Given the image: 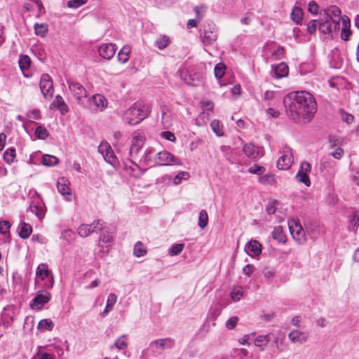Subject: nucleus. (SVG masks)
Listing matches in <instances>:
<instances>
[{
	"mask_svg": "<svg viewBox=\"0 0 359 359\" xmlns=\"http://www.w3.org/2000/svg\"><path fill=\"white\" fill-rule=\"evenodd\" d=\"M184 248V245L183 243H175L171 245V247L168 250V254L170 256L177 255L182 252Z\"/></svg>",
	"mask_w": 359,
	"mask_h": 359,
	"instance_id": "09e8293b",
	"label": "nucleus"
},
{
	"mask_svg": "<svg viewBox=\"0 0 359 359\" xmlns=\"http://www.w3.org/2000/svg\"><path fill=\"white\" fill-rule=\"evenodd\" d=\"M190 177V175L188 172L181 171L174 178L173 183L175 185L181 184L182 181L188 180Z\"/></svg>",
	"mask_w": 359,
	"mask_h": 359,
	"instance_id": "603ef678",
	"label": "nucleus"
},
{
	"mask_svg": "<svg viewBox=\"0 0 359 359\" xmlns=\"http://www.w3.org/2000/svg\"><path fill=\"white\" fill-rule=\"evenodd\" d=\"M238 322V318L237 316L231 317L226 322V326L228 329L232 330L236 327Z\"/></svg>",
	"mask_w": 359,
	"mask_h": 359,
	"instance_id": "774afa93",
	"label": "nucleus"
},
{
	"mask_svg": "<svg viewBox=\"0 0 359 359\" xmlns=\"http://www.w3.org/2000/svg\"><path fill=\"white\" fill-rule=\"evenodd\" d=\"M285 53V50L282 46L276 47L272 52V55L277 59H281Z\"/></svg>",
	"mask_w": 359,
	"mask_h": 359,
	"instance_id": "0e129e2a",
	"label": "nucleus"
},
{
	"mask_svg": "<svg viewBox=\"0 0 359 359\" xmlns=\"http://www.w3.org/2000/svg\"><path fill=\"white\" fill-rule=\"evenodd\" d=\"M175 341L171 338L158 339L152 341L147 348L142 351L141 357L147 358L149 356L161 355L165 349H171L174 347Z\"/></svg>",
	"mask_w": 359,
	"mask_h": 359,
	"instance_id": "7ed1b4c3",
	"label": "nucleus"
},
{
	"mask_svg": "<svg viewBox=\"0 0 359 359\" xmlns=\"http://www.w3.org/2000/svg\"><path fill=\"white\" fill-rule=\"evenodd\" d=\"M57 188L67 201H72L71 189L69 188V182L67 179L65 177L59 178L57 182Z\"/></svg>",
	"mask_w": 359,
	"mask_h": 359,
	"instance_id": "f3484780",
	"label": "nucleus"
},
{
	"mask_svg": "<svg viewBox=\"0 0 359 359\" xmlns=\"http://www.w3.org/2000/svg\"><path fill=\"white\" fill-rule=\"evenodd\" d=\"M319 22L316 20H311L307 25V30L310 34L316 32L317 27H318Z\"/></svg>",
	"mask_w": 359,
	"mask_h": 359,
	"instance_id": "e2e57ef3",
	"label": "nucleus"
},
{
	"mask_svg": "<svg viewBox=\"0 0 359 359\" xmlns=\"http://www.w3.org/2000/svg\"><path fill=\"white\" fill-rule=\"evenodd\" d=\"M67 83L72 97L75 99L77 104L83 107L88 97V93L86 88L79 82L69 79Z\"/></svg>",
	"mask_w": 359,
	"mask_h": 359,
	"instance_id": "423d86ee",
	"label": "nucleus"
},
{
	"mask_svg": "<svg viewBox=\"0 0 359 359\" xmlns=\"http://www.w3.org/2000/svg\"><path fill=\"white\" fill-rule=\"evenodd\" d=\"M98 151L102 155L104 160L111 165L113 168L117 169L119 167V161L114 154L111 146L107 142H101L98 147Z\"/></svg>",
	"mask_w": 359,
	"mask_h": 359,
	"instance_id": "1a4fd4ad",
	"label": "nucleus"
},
{
	"mask_svg": "<svg viewBox=\"0 0 359 359\" xmlns=\"http://www.w3.org/2000/svg\"><path fill=\"white\" fill-rule=\"evenodd\" d=\"M28 69L32 70V61L29 56L24 55V77L30 78L34 75V72L30 74L26 73L25 72Z\"/></svg>",
	"mask_w": 359,
	"mask_h": 359,
	"instance_id": "37998d69",
	"label": "nucleus"
},
{
	"mask_svg": "<svg viewBox=\"0 0 359 359\" xmlns=\"http://www.w3.org/2000/svg\"><path fill=\"white\" fill-rule=\"evenodd\" d=\"M292 238L299 243L304 244L306 241V232L299 223L294 222L289 225Z\"/></svg>",
	"mask_w": 359,
	"mask_h": 359,
	"instance_id": "ddd939ff",
	"label": "nucleus"
},
{
	"mask_svg": "<svg viewBox=\"0 0 359 359\" xmlns=\"http://www.w3.org/2000/svg\"><path fill=\"white\" fill-rule=\"evenodd\" d=\"M147 250L144 248L143 244L140 241L137 242L133 249L134 255L137 257H140L144 256Z\"/></svg>",
	"mask_w": 359,
	"mask_h": 359,
	"instance_id": "c03bdc74",
	"label": "nucleus"
},
{
	"mask_svg": "<svg viewBox=\"0 0 359 359\" xmlns=\"http://www.w3.org/2000/svg\"><path fill=\"white\" fill-rule=\"evenodd\" d=\"M107 100L100 94H96L86 99L83 108L92 111L97 112L103 111L107 106Z\"/></svg>",
	"mask_w": 359,
	"mask_h": 359,
	"instance_id": "0eeeda50",
	"label": "nucleus"
},
{
	"mask_svg": "<svg viewBox=\"0 0 359 359\" xmlns=\"http://www.w3.org/2000/svg\"><path fill=\"white\" fill-rule=\"evenodd\" d=\"M27 197L29 200V208L27 212H31L34 214L39 219L43 218L45 215V205L40 196L36 190H29Z\"/></svg>",
	"mask_w": 359,
	"mask_h": 359,
	"instance_id": "20e7f679",
	"label": "nucleus"
},
{
	"mask_svg": "<svg viewBox=\"0 0 359 359\" xmlns=\"http://www.w3.org/2000/svg\"><path fill=\"white\" fill-rule=\"evenodd\" d=\"M114 241L113 233L108 231L103 232L100 237V241L102 243V248H108L111 246Z\"/></svg>",
	"mask_w": 359,
	"mask_h": 359,
	"instance_id": "cd10ccee",
	"label": "nucleus"
},
{
	"mask_svg": "<svg viewBox=\"0 0 359 359\" xmlns=\"http://www.w3.org/2000/svg\"><path fill=\"white\" fill-rule=\"evenodd\" d=\"M15 157V149L13 148H9V149H6L4 154V159L8 163H11L13 162Z\"/></svg>",
	"mask_w": 359,
	"mask_h": 359,
	"instance_id": "864d4df0",
	"label": "nucleus"
},
{
	"mask_svg": "<svg viewBox=\"0 0 359 359\" xmlns=\"http://www.w3.org/2000/svg\"><path fill=\"white\" fill-rule=\"evenodd\" d=\"M128 346V342L127 339V335L123 334L119 337L115 341L114 345L110 347V349L112 350L114 347L118 350H125L127 348Z\"/></svg>",
	"mask_w": 359,
	"mask_h": 359,
	"instance_id": "c85d7f7f",
	"label": "nucleus"
},
{
	"mask_svg": "<svg viewBox=\"0 0 359 359\" xmlns=\"http://www.w3.org/2000/svg\"><path fill=\"white\" fill-rule=\"evenodd\" d=\"M289 69L285 62H280L273 67V76L280 79L286 76L288 74Z\"/></svg>",
	"mask_w": 359,
	"mask_h": 359,
	"instance_id": "5701e85b",
	"label": "nucleus"
},
{
	"mask_svg": "<svg viewBox=\"0 0 359 359\" xmlns=\"http://www.w3.org/2000/svg\"><path fill=\"white\" fill-rule=\"evenodd\" d=\"M276 93L273 91L266 90L263 95V100L267 105L272 104V101L275 99Z\"/></svg>",
	"mask_w": 359,
	"mask_h": 359,
	"instance_id": "4d7b16f0",
	"label": "nucleus"
},
{
	"mask_svg": "<svg viewBox=\"0 0 359 359\" xmlns=\"http://www.w3.org/2000/svg\"><path fill=\"white\" fill-rule=\"evenodd\" d=\"M130 48L128 46L123 47L118 53V60L121 63L124 64L129 60Z\"/></svg>",
	"mask_w": 359,
	"mask_h": 359,
	"instance_id": "e433bc0d",
	"label": "nucleus"
},
{
	"mask_svg": "<svg viewBox=\"0 0 359 359\" xmlns=\"http://www.w3.org/2000/svg\"><path fill=\"white\" fill-rule=\"evenodd\" d=\"M12 282L14 293H20L22 291V278L20 273L14 272L12 276Z\"/></svg>",
	"mask_w": 359,
	"mask_h": 359,
	"instance_id": "a878e982",
	"label": "nucleus"
},
{
	"mask_svg": "<svg viewBox=\"0 0 359 359\" xmlns=\"http://www.w3.org/2000/svg\"><path fill=\"white\" fill-rule=\"evenodd\" d=\"M27 118L29 121L32 122V120H39L41 118V112L37 109L29 110L27 112Z\"/></svg>",
	"mask_w": 359,
	"mask_h": 359,
	"instance_id": "6e6d98bb",
	"label": "nucleus"
},
{
	"mask_svg": "<svg viewBox=\"0 0 359 359\" xmlns=\"http://www.w3.org/2000/svg\"><path fill=\"white\" fill-rule=\"evenodd\" d=\"M41 163L45 166H53L58 163V158L55 156L45 154L41 157Z\"/></svg>",
	"mask_w": 359,
	"mask_h": 359,
	"instance_id": "2f4dec72",
	"label": "nucleus"
},
{
	"mask_svg": "<svg viewBox=\"0 0 359 359\" xmlns=\"http://www.w3.org/2000/svg\"><path fill=\"white\" fill-rule=\"evenodd\" d=\"M34 327V319L32 316H27L24 320V333L32 332Z\"/></svg>",
	"mask_w": 359,
	"mask_h": 359,
	"instance_id": "49530a36",
	"label": "nucleus"
},
{
	"mask_svg": "<svg viewBox=\"0 0 359 359\" xmlns=\"http://www.w3.org/2000/svg\"><path fill=\"white\" fill-rule=\"evenodd\" d=\"M150 111L149 105L135 103L124 111L123 120L128 124L136 125L147 118Z\"/></svg>",
	"mask_w": 359,
	"mask_h": 359,
	"instance_id": "f03ea898",
	"label": "nucleus"
},
{
	"mask_svg": "<svg viewBox=\"0 0 359 359\" xmlns=\"http://www.w3.org/2000/svg\"><path fill=\"white\" fill-rule=\"evenodd\" d=\"M55 102L56 103V107L60 111L61 114L64 115L69 111V107L65 102L61 95H57Z\"/></svg>",
	"mask_w": 359,
	"mask_h": 359,
	"instance_id": "72a5a7b5",
	"label": "nucleus"
},
{
	"mask_svg": "<svg viewBox=\"0 0 359 359\" xmlns=\"http://www.w3.org/2000/svg\"><path fill=\"white\" fill-rule=\"evenodd\" d=\"M303 18V11L299 7H294L291 12V19L296 23H299Z\"/></svg>",
	"mask_w": 359,
	"mask_h": 359,
	"instance_id": "58836bf2",
	"label": "nucleus"
},
{
	"mask_svg": "<svg viewBox=\"0 0 359 359\" xmlns=\"http://www.w3.org/2000/svg\"><path fill=\"white\" fill-rule=\"evenodd\" d=\"M10 227L11 224L8 221L2 220L0 222V235H3V238L0 240V243H8L10 241Z\"/></svg>",
	"mask_w": 359,
	"mask_h": 359,
	"instance_id": "4be33fe9",
	"label": "nucleus"
},
{
	"mask_svg": "<svg viewBox=\"0 0 359 359\" xmlns=\"http://www.w3.org/2000/svg\"><path fill=\"white\" fill-rule=\"evenodd\" d=\"M50 294L46 291L38 293L32 300L30 306L33 309L40 310L50 300Z\"/></svg>",
	"mask_w": 359,
	"mask_h": 359,
	"instance_id": "dca6fc26",
	"label": "nucleus"
},
{
	"mask_svg": "<svg viewBox=\"0 0 359 359\" xmlns=\"http://www.w3.org/2000/svg\"><path fill=\"white\" fill-rule=\"evenodd\" d=\"M226 66L224 63L220 62L215 67V76L217 79H220L225 74Z\"/></svg>",
	"mask_w": 359,
	"mask_h": 359,
	"instance_id": "8fccbe9b",
	"label": "nucleus"
},
{
	"mask_svg": "<svg viewBox=\"0 0 359 359\" xmlns=\"http://www.w3.org/2000/svg\"><path fill=\"white\" fill-rule=\"evenodd\" d=\"M295 177L299 182L304 184L306 187H310L311 182L307 173L299 170Z\"/></svg>",
	"mask_w": 359,
	"mask_h": 359,
	"instance_id": "a19ab883",
	"label": "nucleus"
},
{
	"mask_svg": "<svg viewBox=\"0 0 359 359\" xmlns=\"http://www.w3.org/2000/svg\"><path fill=\"white\" fill-rule=\"evenodd\" d=\"M54 327V324L53 321L50 319H43L40 320L38 323V329L41 330H48L50 331L53 330Z\"/></svg>",
	"mask_w": 359,
	"mask_h": 359,
	"instance_id": "4c0bfd02",
	"label": "nucleus"
},
{
	"mask_svg": "<svg viewBox=\"0 0 359 359\" xmlns=\"http://www.w3.org/2000/svg\"><path fill=\"white\" fill-rule=\"evenodd\" d=\"M154 163L156 165L160 166L181 164L178 158L165 150L159 151L156 154L154 157Z\"/></svg>",
	"mask_w": 359,
	"mask_h": 359,
	"instance_id": "9d476101",
	"label": "nucleus"
},
{
	"mask_svg": "<svg viewBox=\"0 0 359 359\" xmlns=\"http://www.w3.org/2000/svg\"><path fill=\"white\" fill-rule=\"evenodd\" d=\"M116 48L112 43H104L99 47V55L106 59L111 60L115 55Z\"/></svg>",
	"mask_w": 359,
	"mask_h": 359,
	"instance_id": "a211bd4d",
	"label": "nucleus"
},
{
	"mask_svg": "<svg viewBox=\"0 0 359 359\" xmlns=\"http://www.w3.org/2000/svg\"><path fill=\"white\" fill-rule=\"evenodd\" d=\"M34 27L35 30V34L37 36H40L41 37H43L48 32V25L45 23H36Z\"/></svg>",
	"mask_w": 359,
	"mask_h": 359,
	"instance_id": "a18cd8bd",
	"label": "nucleus"
},
{
	"mask_svg": "<svg viewBox=\"0 0 359 359\" xmlns=\"http://www.w3.org/2000/svg\"><path fill=\"white\" fill-rule=\"evenodd\" d=\"M231 298L234 300V301H238L240 300V299L241 298V297L243 296V289L241 287H235L233 289V291L231 294Z\"/></svg>",
	"mask_w": 359,
	"mask_h": 359,
	"instance_id": "bf43d9fd",
	"label": "nucleus"
},
{
	"mask_svg": "<svg viewBox=\"0 0 359 359\" xmlns=\"http://www.w3.org/2000/svg\"><path fill=\"white\" fill-rule=\"evenodd\" d=\"M359 214L355 211L353 212L352 217L350 219V224L352 226V230L355 233L358 227Z\"/></svg>",
	"mask_w": 359,
	"mask_h": 359,
	"instance_id": "13d9d810",
	"label": "nucleus"
},
{
	"mask_svg": "<svg viewBox=\"0 0 359 359\" xmlns=\"http://www.w3.org/2000/svg\"><path fill=\"white\" fill-rule=\"evenodd\" d=\"M51 273V271L48 269V266L46 264H41L36 269V276L42 280H46Z\"/></svg>",
	"mask_w": 359,
	"mask_h": 359,
	"instance_id": "473e14b6",
	"label": "nucleus"
},
{
	"mask_svg": "<svg viewBox=\"0 0 359 359\" xmlns=\"http://www.w3.org/2000/svg\"><path fill=\"white\" fill-rule=\"evenodd\" d=\"M272 238L277 241L278 243H284L287 241L285 234L283 232V227L281 226H276L274 227L272 233Z\"/></svg>",
	"mask_w": 359,
	"mask_h": 359,
	"instance_id": "bb28decb",
	"label": "nucleus"
},
{
	"mask_svg": "<svg viewBox=\"0 0 359 359\" xmlns=\"http://www.w3.org/2000/svg\"><path fill=\"white\" fill-rule=\"evenodd\" d=\"M259 182L264 185H273L276 183L275 175L272 173H266L260 176Z\"/></svg>",
	"mask_w": 359,
	"mask_h": 359,
	"instance_id": "c9c22d12",
	"label": "nucleus"
},
{
	"mask_svg": "<svg viewBox=\"0 0 359 359\" xmlns=\"http://www.w3.org/2000/svg\"><path fill=\"white\" fill-rule=\"evenodd\" d=\"M200 36L205 46H209L216 41L217 39V27L213 23H207L200 29Z\"/></svg>",
	"mask_w": 359,
	"mask_h": 359,
	"instance_id": "6e6552de",
	"label": "nucleus"
},
{
	"mask_svg": "<svg viewBox=\"0 0 359 359\" xmlns=\"http://www.w3.org/2000/svg\"><path fill=\"white\" fill-rule=\"evenodd\" d=\"M289 118L298 122L302 118L309 123L317 111V104L313 96L307 91L292 92L283 99Z\"/></svg>",
	"mask_w": 359,
	"mask_h": 359,
	"instance_id": "f257e3e1",
	"label": "nucleus"
},
{
	"mask_svg": "<svg viewBox=\"0 0 359 359\" xmlns=\"http://www.w3.org/2000/svg\"><path fill=\"white\" fill-rule=\"evenodd\" d=\"M341 116L342 121L348 124H350L353 121V116L345 112L343 110H341Z\"/></svg>",
	"mask_w": 359,
	"mask_h": 359,
	"instance_id": "338daca9",
	"label": "nucleus"
},
{
	"mask_svg": "<svg viewBox=\"0 0 359 359\" xmlns=\"http://www.w3.org/2000/svg\"><path fill=\"white\" fill-rule=\"evenodd\" d=\"M243 152L248 157L252 160H256L263 156L264 150L260 147H256L252 143H247L243 146Z\"/></svg>",
	"mask_w": 359,
	"mask_h": 359,
	"instance_id": "2eb2a0df",
	"label": "nucleus"
},
{
	"mask_svg": "<svg viewBox=\"0 0 359 359\" xmlns=\"http://www.w3.org/2000/svg\"><path fill=\"white\" fill-rule=\"evenodd\" d=\"M87 0H70L67 2V6L72 8H77L84 5Z\"/></svg>",
	"mask_w": 359,
	"mask_h": 359,
	"instance_id": "680f3d73",
	"label": "nucleus"
},
{
	"mask_svg": "<svg viewBox=\"0 0 359 359\" xmlns=\"http://www.w3.org/2000/svg\"><path fill=\"white\" fill-rule=\"evenodd\" d=\"M40 89L46 99H50L53 95V83L51 77L48 74H42L40 80Z\"/></svg>",
	"mask_w": 359,
	"mask_h": 359,
	"instance_id": "f8f14e48",
	"label": "nucleus"
},
{
	"mask_svg": "<svg viewBox=\"0 0 359 359\" xmlns=\"http://www.w3.org/2000/svg\"><path fill=\"white\" fill-rule=\"evenodd\" d=\"M325 13L327 15L326 18L329 20L341 18V11L337 6H331L325 11Z\"/></svg>",
	"mask_w": 359,
	"mask_h": 359,
	"instance_id": "f704fd0d",
	"label": "nucleus"
},
{
	"mask_svg": "<svg viewBox=\"0 0 359 359\" xmlns=\"http://www.w3.org/2000/svg\"><path fill=\"white\" fill-rule=\"evenodd\" d=\"M103 227V222L100 219L94 220L91 224H81L77 229V233L81 238L89 236L94 232L102 231Z\"/></svg>",
	"mask_w": 359,
	"mask_h": 359,
	"instance_id": "9b49d317",
	"label": "nucleus"
},
{
	"mask_svg": "<svg viewBox=\"0 0 359 359\" xmlns=\"http://www.w3.org/2000/svg\"><path fill=\"white\" fill-rule=\"evenodd\" d=\"M32 359H53L50 353L39 351Z\"/></svg>",
	"mask_w": 359,
	"mask_h": 359,
	"instance_id": "69168bd1",
	"label": "nucleus"
},
{
	"mask_svg": "<svg viewBox=\"0 0 359 359\" xmlns=\"http://www.w3.org/2000/svg\"><path fill=\"white\" fill-rule=\"evenodd\" d=\"M318 29L324 34L332 35L333 34L332 25L329 19L326 18L324 21L319 22Z\"/></svg>",
	"mask_w": 359,
	"mask_h": 359,
	"instance_id": "c756f323",
	"label": "nucleus"
},
{
	"mask_svg": "<svg viewBox=\"0 0 359 359\" xmlns=\"http://www.w3.org/2000/svg\"><path fill=\"white\" fill-rule=\"evenodd\" d=\"M288 337L292 343L303 344L307 341L309 334L298 330H292L289 333Z\"/></svg>",
	"mask_w": 359,
	"mask_h": 359,
	"instance_id": "aec40b11",
	"label": "nucleus"
},
{
	"mask_svg": "<svg viewBox=\"0 0 359 359\" xmlns=\"http://www.w3.org/2000/svg\"><path fill=\"white\" fill-rule=\"evenodd\" d=\"M116 300L117 296L115 294L111 293L109 294L105 309L102 312L100 313V316L102 318L106 317L108 315L109 312L113 309L114 306L116 302Z\"/></svg>",
	"mask_w": 359,
	"mask_h": 359,
	"instance_id": "393cba45",
	"label": "nucleus"
},
{
	"mask_svg": "<svg viewBox=\"0 0 359 359\" xmlns=\"http://www.w3.org/2000/svg\"><path fill=\"white\" fill-rule=\"evenodd\" d=\"M342 21V29L341 32V38L344 41H347L349 39L351 35V29H350V20L349 18L344 15L341 17Z\"/></svg>",
	"mask_w": 359,
	"mask_h": 359,
	"instance_id": "412c9836",
	"label": "nucleus"
},
{
	"mask_svg": "<svg viewBox=\"0 0 359 359\" xmlns=\"http://www.w3.org/2000/svg\"><path fill=\"white\" fill-rule=\"evenodd\" d=\"M143 144V136L140 134L135 135L131 142L130 154H137L142 149Z\"/></svg>",
	"mask_w": 359,
	"mask_h": 359,
	"instance_id": "b1692460",
	"label": "nucleus"
},
{
	"mask_svg": "<svg viewBox=\"0 0 359 359\" xmlns=\"http://www.w3.org/2000/svg\"><path fill=\"white\" fill-rule=\"evenodd\" d=\"M34 135L38 139L45 140L48 137L49 133L45 127L39 126L35 129Z\"/></svg>",
	"mask_w": 359,
	"mask_h": 359,
	"instance_id": "79ce46f5",
	"label": "nucleus"
},
{
	"mask_svg": "<svg viewBox=\"0 0 359 359\" xmlns=\"http://www.w3.org/2000/svg\"><path fill=\"white\" fill-rule=\"evenodd\" d=\"M208 213L205 210H202L199 213L198 222V226L201 229L205 228L208 224Z\"/></svg>",
	"mask_w": 359,
	"mask_h": 359,
	"instance_id": "3c124183",
	"label": "nucleus"
},
{
	"mask_svg": "<svg viewBox=\"0 0 359 359\" xmlns=\"http://www.w3.org/2000/svg\"><path fill=\"white\" fill-rule=\"evenodd\" d=\"M292 163V156L290 148L285 147L284 148L283 154L278 158L277 161V168L280 170H287Z\"/></svg>",
	"mask_w": 359,
	"mask_h": 359,
	"instance_id": "4468645a",
	"label": "nucleus"
},
{
	"mask_svg": "<svg viewBox=\"0 0 359 359\" xmlns=\"http://www.w3.org/2000/svg\"><path fill=\"white\" fill-rule=\"evenodd\" d=\"M170 43V39L165 35L160 36L156 41V46L160 49L163 50L166 48Z\"/></svg>",
	"mask_w": 359,
	"mask_h": 359,
	"instance_id": "de8ad7c7",
	"label": "nucleus"
},
{
	"mask_svg": "<svg viewBox=\"0 0 359 359\" xmlns=\"http://www.w3.org/2000/svg\"><path fill=\"white\" fill-rule=\"evenodd\" d=\"M61 238L71 243L75 240L76 233L72 229H66L62 232Z\"/></svg>",
	"mask_w": 359,
	"mask_h": 359,
	"instance_id": "5fc2aeb1",
	"label": "nucleus"
},
{
	"mask_svg": "<svg viewBox=\"0 0 359 359\" xmlns=\"http://www.w3.org/2000/svg\"><path fill=\"white\" fill-rule=\"evenodd\" d=\"M264 171H265L264 167L258 165H254L253 166H251L248 169V172L250 173L255 174V175H262Z\"/></svg>",
	"mask_w": 359,
	"mask_h": 359,
	"instance_id": "052dcab7",
	"label": "nucleus"
},
{
	"mask_svg": "<svg viewBox=\"0 0 359 359\" xmlns=\"http://www.w3.org/2000/svg\"><path fill=\"white\" fill-rule=\"evenodd\" d=\"M245 251L251 257H258L262 253V245L256 240H251L246 243Z\"/></svg>",
	"mask_w": 359,
	"mask_h": 359,
	"instance_id": "6ab92c4d",
	"label": "nucleus"
},
{
	"mask_svg": "<svg viewBox=\"0 0 359 359\" xmlns=\"http://www.w3.org/2000/svg\"><path fill=\"white\" fill-rule=\"evenodd\" d=\"M210 127L212 131L219 137L224 135L223 126L217 120H213L210 123Z\"/></svg>",
	"mask_w": 359,
	"mask_h": 359,
	"instance_id": "ea45409f",
	"label": "nucleus"
},
{
	"mask_svg": "<svg viewBox=\"0 0 359 359\" xmlns=\"http://www.w3.org/2000/svg\"><path fill=\"white\" fill-rule=\"evenodd\" d=\"M284 341V337L277 335L275 333L269 332L266 334H260L256 337L254 340L255 346L258 347L260 351H264L269 344L272 341L276 344L278 352H281L282 349L280 348L278 344H282Z\"/></svg>",
	"mask_w": 359,
	"mask_h": 359,
	"instance_id": "39448f33",
	"label": "nucleus"
},
{
	"mask_svg": "<svg viewBox=\"0 0 359 359\" xmlns=\"http://www.w3.org/2000/svg\"><path fill=\"white\" fill-rule=\"evenodd\" d=\"M47 353H50L51 355L53 356V359L56 356L60 357L64 354V350L62 347L59 346H55L54 344L48 345L45 347Z\"/></svg>",
	"mask_w": 359,
	"mask_h": 359,
	"instance_id": "7c9ffc66",
	"label": "nucleus"
}]
</instances>
